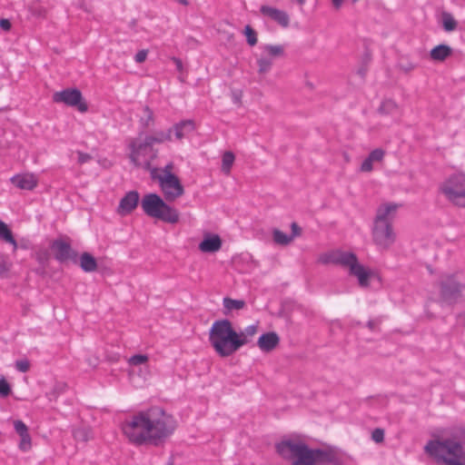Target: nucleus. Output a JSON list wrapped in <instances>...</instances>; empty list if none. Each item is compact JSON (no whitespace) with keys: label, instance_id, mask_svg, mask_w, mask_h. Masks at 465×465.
Masks as SVG:
<instances>
[{"label":"nucleus","instance_id":"11","mask_svg":"<svg viewBox=\"0 0 465 465\" xmlns=\"http://www.w3.org/2000/svg\"><path fill=\"white\" fill-rule=\"evenodd\" d=\"M440 299L449 305L456 304L461 297L464 285L460 282L455 274H449L439 283Z\"/></svg>","mask_w":465,"mask_h":465},{"label":"nucleus","instance_id":"26","mask_svg":"<svg viewBox=\"0 0 465 465\" xmlns=\"http://www.w3.org/2000/svg\"><path fill=\"white\" fill-rule=\"evenodd\" d=\"M272 237L274 242L280 245H287L293 240V236H290L278 229L273 230Z\"/></svg>","mask_w":465,"mask_h":465},{"label":"nucleus","instance_id":"6","mask_svg":"<svg viewBox=\"0 0 465 465\" xmlns=\"http://www.w3.org/2000/svg\"><path fill=\"white\" fill-rule=\"evenodd\" d=\"M319 262L322 264L333 263L348 267L350 274L358 278L361 287L369 286L371 272L359 263L358 258L353 252L342 251L325 252L320 256Z\"/></svg>","mask_w":465,"mask_h":465},{"label":"nucleus","instance_id":"55","mask_svg":"<svg viewBox=\"0 0 465 465\" xmlns=\"http://www.w3.org/2000/svg\"><path fill=\"white\" fill-rule=\"evenodd\" d=\"M367 327H368L370 330L373 331V330H374V328H375V322H374L373 320H370V321H368V322H367Z\"/></svg>","mask_w":465,"mask_h":465},{"label":"nucleus","instance_id":"8","mask_svg":"<svg viewBox=\"0 0 465 465\" xmlns=\"http://www.w3.org/2000/svg\"><path fill=\"white\" fill-rule=\"evenodd\" d=\"M171 141H173L172 130L156 131L153 134L145 135L143 141L141 142L133 140L129 144L131 151L129 159L134 165L140 166L141 163L139 158L141 155L145 154L147 149L152 150L155 143H163Z\"/></svg>","mask_w":465,"mask_h":465},{"label":"nucleus","instance_id":"57","mask_svg":"<svg viewBox=\"0 0 465 465\" xmlns=\"http://www.w3.org/2000/svg\"><path fill=\"white\" fill-rule=\"evenodd\" d=\"M296 1H297V4H299L300 5H304L306 0H296Z\"/></svg>","mask_w":465,"mask_h":465},{"label":"nucleus","instance_id":"16","mask_svg":"<svg viewBox=\"0 0 465 465\" xmlns=\"http://www.w3.org/2000/svg\"><path fill=\"white\" fill-rule=\"evenodd\" d=\"M280 342L279 335L274 331L262 333L258 341L257 345L263 352H270L273 351Z\"/></svg>","mask_w":465,"mask_h":465},{"label":"nucleus","instance_id":"40","mask_svg":"<svg viewBox=\"0 0 465 465\" xmlns=\"http://www.w3.org/2000/svg\"><path fill=\"white\" fill-rule=\"evenodd\" d=\"M14 428L19 436L28 433V428L25 423L22 420H15L14 422Z\"/></svg>","mask_w":465,"mask_h":465},{"label":"nucleus","instance_id":"9","mask_svg":"<svg viewBox=\"0 0 465 465\" xmlns=\"http://www.w3.org/2000/svg\"><path fill=\"white\" fill-rule=\"evenodd\" d=\"M159 168L150 170L151 178L157 181L166 202H174L184 194V187L175 174H159Z\"/></svg>","mask_w":465,"mask_h":465},{"label":"nucleus","instance_id":"1","mask_svg":"<svg viewBox=\"0 0 465 465\" xmlns=\"http://www.w3.org/2000/svg\"><path fill=\"white\" fill-rule=\"evenodd\" d=\"M177 422L174 417L160 407H153L134 415L122 426L124 434L136 444L149 443L160 446L174 432Z\"/></svg>","mask_w":465,"mask_h":465},{"label":"nucleus","instance_id":"42","mask_svg":"<svg viewBox=\"0 0 465 465\" xmlns=\"http://www.w3.org/2000/svg\"><path fill=\"white\" fill-rule=\"evenodd\" d=\"M36 261L42 265L45 266L49 261V254L46 251L36 252Z\"/></svg>","mask_w":465,"mask_h":465},{"label":"nucleus","instance_id":"44","mask_svg":"<svg viewBox=\"0 0 465 465\" xmlns=\"http://www.w3.org/2000/svg\"><path fill=\"white\" fill-rule=\"evenodd\" d=\"M372 163H373V162L369 157H367L361 163V171L364 172V173H369V172L372 171V169H373Z\"/></svg>","mask_w":465,"mask_h":465},{"label":"nucleus","instance_id":"43","mask_svg":"<svg viewBox=\"0 0 465 465\" xmlns=\"http://www.w3.org/2000/svg\"><path fill=\"white\" fill-rule=\"evenodd\" d=\"M147 54H148V50H146V49L140 50L134 55V61L137 64L143 63L147 58Z\"/></svg>","mask_w":465,"mask_h":465},{"label":"nucleus","instance_id":"34","mask_svg":"<svg viewBox=\"0 0 465 465\" xmlns=\"http://www.w3.org/2000/svg\"><path fill=\"white\" fill-rule=\"evenodd\" d=\"M0 240L5 242L13 240V232L7 224L0 220Z\"/></svg>","mask_w":465,"mask_h":465},{"label":"nucleus","instance_id":"28","mask_svg":"<svg viewBox=\"0 0 465 465\" xmlns=\"http://www.w3.org/2000/svg\"><path fill=\"white\" fill-rule=\"evenodd\" d=\"M234 154L227 151L223 154L222 158V170L225 173H229L234 162Z\"/></svg>","mask_w":465,"mask_h":465},{"label":"nucleus","instance_id":"25","mask_svg":"<svg viewBox=\"0 0 465 465\" xmlns=\"http://www.w3.org/2000/svg\"><path fill=\"white\" fill-rule=\"evenodd\" d=\"M257 330V324H252L247 326L243 331H238L240 340L244 341L243 346L248 344L252 341V337L256 334Z\"/></svg>","mask_w":465,"mask_h":465},{"label":"nucleus","instance_id":"47","mask_svg":"<svg viewBox=\"0 0 465 465\" xmlns=\"http://www.w3.org/2000/svg\"><path fill=\"white\" fill-rule=\"evenodd\" d=\"M400 68L401 70L404 71V72H410L411 70H413L414 68H416V64H413V63H411V62H408L406 64H400Z\"/></svg>","mask_w":465,"mask_h":465},{"label":"nucleus","instance_id":"39","mask_svg":"<svg viewBox=\"0 0 465 465\" xmlns=\"http://www.w3.org/2000/svg\"><path fill=\"white\" fill-rule=\"evenodd\" d=\"M15 365V369L20 372H27L30 369V362L27 359L17 360Z\"/></svg>","mask_w":465,"mask_h":465},{"label":"nucleus","instance_id":"31","mask_svg":"<svg viewBox=\"0 0 465 465\" xmlns=\"http://www.w3.org/2000/svg\"><path fill=\"white\" fill-rule=\"evenodd\" d=\"M259 74H266L272 66V60L270 57H261L257 60Z\"/></svg>","mask_w":465,"mask_h":465},{"label":"nucleus","instance_id":"13","mask_svg":"<svg viewBox=\"0 0 465 465\" xmlns=\"http://www.w3.org/2000/svg\"><path fill=\"white\" fill-rule=\"evenodd\" d=\"M51 250L54 252V257L59 263H66L71 262L77 263L78 253L74 250L71 244L62 239H55L50 244Z\"/></svg>","mask_w":465,"mask_h":465},{"label":"nucleus","instance_id":"30","mask_svg":"<svg viewBox=\"0 0 465 465\" xmlns=\"http://www.w3.org/2000/svg\"><path fill=\"white\" fill-rule=\"evenodd\" d=\"M396 109L397 104L391 99H387L381 104L379 107V112L381 114H390L396 111Z\"/></svg>","mask_w":465,"mask_h":465},{"label":"nucleus","instance_id":"18","mask_svg":"<svg viewBox=\"0 0 465 465\" xmlns=\"http://www.w3.org/2000/svg\"><path fill=\"white\" fill-rule=\"evenodd\" d=\"M11 182L17 188L22 190H34L37 185V180L34 174H16L11 178Z\"/></svg>","mask_w":465,"mask_h":465},{"label":"nucleus","instance_id":"36","mask_svg":"<svg viewBox=\"0 0 465 465\" xmlns=\"http://www.w3.org/2000/svg\"><path fill=\"white\" fill-rule=\"evenodd\" d=\"M19 448L23 451H26L31 448V437L29 433L20 436Z\"/></svg>","mask_w":465,"mask_h":465},{"label":"nucleus","instance_id":"56","mask_svg":"<svg viewBox=\"0 0 465 465\" xmlns=\"http://www.w3.org/2000/svg\"><path fill=\"white\" fill-rule=\"evenodd\" d=\"M371 61V55L369 53H366L363 58V64H368V63Z\"/></svg>","mask_w":465,"mask_h":465},{"label":"nucleus","instance_id":"12","mask_svg":"<svg viewBox=\"0 0 465 465\" xmlns=\"http://www.w3.org/2000/svg\"><path fill=\"white\" fill-rule=\"evenodd\" d=\"M53 101L57 104H64L67 106L75 107L81 113L88 110V105L83 98L82 93L77 88H66L53 94Z\"/></svg>","mask_w":465,"mask_h":465},{"label":"nucleus","instance_id":"54","mask_svg":"<svg viewBox=\"0 0 465 465\" xmlns=\"http://www.w3.org/2000/svg\"><path fill=\"white\" fill-rule=\"evenodd\" d=\"M457 320L460 322H463L465 324V311L457 315Z\"/></svg>","mask_w":465,"mask_h":465},{"label":"nucleus","instance_id":"24","mask_svg":"<svg viewBox=\"0 0 465 465\" xmlns=\"http://www.w3.org/2000/svg\"><path fill=\"white\" fill-rule=\"evenodd\" d=\"M143 116L140 118V124L143 129H147L154 124L153 112L149 106L143 107Z\"/></svg>","mask_w":465,"mask_h":465},{"label":"nucleus","instance_id":"14","mask_svg":"<svg viewBox=\"0 0 465 465\" xmlns=\"http://www.w3.org/2000/svg\"><path fill=\"white\" fill-rule=\"evenodd\" d=\"M260 13L262 16L271 19L282 28H287L290 25V15L284 10L262 5L260 7Z\"/></svg>","mask_w":465,"mask_h":465},{"label":"nucleus","instance_id":"60","mask_svg":"<svg viewBox=\"0 0 465 465\" xmlns=\"http://www.w3.org/2000/svg\"><path fill=\"white\" fill-rule=\"evenodd\" d=\"M353 2H356L357 0H352Z\"/></svg>","mask_w":465,"mask_h":465},{"label":"nucleus","instance_id":"4","mask_svg":"<svg viewBox=\"0 0 465 465\" xmlns=\"http://www.w3.org/2000/svg\"><path fill=\"white\" fill-rule=\"evenodd\" d=\"M401 204L386 203L381 204L376 210V215L371 228L373 242L381 249L390 248L396 240L392 221L397 210Z\"/></svg>","mask_w":465,"mask_h":465},{"label":"nucleus","instance_id":"23","mask_svg":"<svg viewBox=\"0 0 465 465\" xmlns=\"http://www.w3.org/2000/svg\"><path fill=\"white\" fill-rule=\"evenodd\" d=\"M73 436L75 440L86 442L93 438L92 430L89 427H79L73 430Z\"/></svg>","mask_w":465,"mask_h":465},{"label":"nucleus","instance_id":"21","mask_svg":"<svg viewBox=\"0 0 465 465\" xmlns=\"http://www.w3.org/2000/svg\"><path fill=\"white\" fill-rule=\"evenodd\" d=\"M81 269L85 272H93L97 269L96 259L89 252H83L79 258Z\"/></svg>","mask_w":465,"mask_h":465},{"label":"nucleus","instance_id":"50","mask_svg":"<svg viewBox=\"0 0 465 465\" xmlns=\"http://www.w3.org/2000/svg\"><path fill=\"white\" fill-rule=\"evenodd\" d=\"M172 61L174 63L175 66H176V69L177 71L179 72H183V62L180 58L178 57H172Z\"/></svg>","mask_w":465,"mask_h":465},{"label":"nucleus","instance_id":"53","mask_svg":"<svg viewBox=\"0 0 465 465\" xmlns=\"http://www.w3.org/2000/svg\"><path fill=\"white\" fill-rule=\"evenodd\" d=\"M331 2H332L333 6L336 9H339L341 6V5H342L343 0H331Z\"/></svg>","mask_w":465,"mask_h":465},{"label":"nucleus","instance_id":"17","mask_svg":"<svg viewBox=\"0 0 465 465\" xmlns=\"http://www.w3.org/2000/svg\"><path fill=\"white\" fill-rule=\"evenodd\" d=\"M168 130H172V134H174L175 139L181 141L195 130V124L193 120H183Z\"/></svg>","mask_w":465,"mask_h":465},{"label":"nucleus","instance_id":"51","mask_svg":"<svg viewBox=\"0 0 465 465\" xmlns=\"http://www.w3.org/2000/svg\"><path fill=\"white\" fill-rule=\"evenodd\" d=\"M367 64H362L357 71V74L361 77L364 78L367 74Z\"/></svg>","mask_w":465,"mask_h":465},{"label":"nucleus","instance_id":"22","mask_svg":"<svg viewBox=\"0 0 465 465\" xmlns=\"http://www.w3.org/2000/svg\"><path fill=\"white\" fill-rule=\"evenodd\" d=\"M223 314L228 315L232 311H239L245 307V302L243 300H234L230 297H224L223 300Z\"/></svg>","mask_w":465,"mask_h":465},{"label":"nucleus","instance_id":"37","mask_svg":"<svg viewBox=\"0 0 465 465\" xmlns=\"http://www.w3.org/2000/svg\"><path fill=\"white\" fill-rule=\"evenodd\" d=\"M148 361V357L144 354H135L129 359V363L134 366H138L145 363Z\"/></svg>","mask_w":465,"mask_h":465},{"label":"nucleus","instance_id":"29","mask_svg":"<svg viewBox=\"0 0 465 465\" xmlns=\"http://www.w3.org/2000/svg\"><path fill=\"white\" fill-rule=\"evenodd\" d=\"M243 34L246 36L247 44L250 46H254L257 44V33L250 25H245Z\"/></svg>","mask_w":465,"mask_h":465},{"label":"nucleus","instance_id":"2","mask_svg":"<svg viewBox=\"0 0 465 465\" xmlns=\"http://www.w3.org/2000/svg\"><path fill=\"white\" fill-rule=\"evenodd\" d=\"M277 453L292 465H343L342 459L331 449H312L304 441L284 439L276 443Z\"/></svg>","mask_w":465,"mask_h":465},{"label":"nucleus","instance_id":"46","mask_svg":"<svg viewBox=\"0 0 465 465\" xmlns=\"http://www.w3.org/2000/svg\"><path fill=\"white\" fill-rule=\"evenodd\" d=\"M173 163H168L163 169H159V174H173Z\"/></svg>","mask_w":465,"mask_h":465},{"label":"nucleus","instance_id":"58","mask_svg":"<svg viewBox=\"0 0 465 465\" xmlns=\"http://www.w3.org/2000/svg\"><path fill=\"white\" fill-rule=\"evenodd\" d=\"M19 247H21L23 249H26L27 248L26 245H25V244H20Z\"/></svg>","mask_w":465,"mask_h":465},{"label":"nucleus","instance_id":"52","mask_svg":"<svg viewBox=\"0 0 465 465\" xmlns=\"http://www.w3.org/2000/svg\"><path fill=\"white\" fill-rule=\"evenodd\" d=\"M6 242L10 243V244L13 246V252H15L18 249V247H19V245H18V243H17L16 240H15L14 237H13V240H12V241H7Z\"/></svg>","mask_w":465,"mask_h":465},{"label":"nucleus","instance_id":"41","mask_svg":"<svg viewBox=\"0 0 465 465\" xmlns=\"http://www.w3.org/2000/svg\"><path fill=\"white\" fill-rule=\"evenodd\" d=\"M371 439L376 443H381L384 440V430L376 428L371 432Z\"/></svg>","mask_w":465,"mask_h":465},{"label":"nucleus","instance_id":"19","mask_svg":"<svg viewBox=\"0 0 465 465\" xmlns=\"http://www.w3.org/2000/svg\"><path fill=\"white\" fill-rule=\"evenodd\" d=\"M222 247V240L218 234L208 233L199 244L203 252H215Z\"/></svg>","mask_w":465,"mask_h":465},{"label":"nucleus","instance_id":"59","mask_svg":"<svg viewBox=\"0 0 465 465\" xmlns=\"http://www.w3.org/2000/svg\"><path fill=\"white\" fill-rule=\"evenodd\" d=\"M172 464H173V463H172V461H170V462L168 463V465H172Z\"/></svg>","mask_w":465,"mask_h":465},{"label":"nucleus","instance_id":"10","mask_svg":"<svg viewBox=\"0 0 465 465\" xmlns=\"http://www.w3.org/2000/svg\"><path fill=\"white\" fill-rule=\"evenodd\" d=\"M441 193L453 204L465 207V174L450 176L440 187Z\"/></svg>","mask_w":465,"mask_h":465},{"label":"nucleus","instance_id":"48","mask_svg":"<svg viewBox=\"0 0 465 465\" xmlns=\"http://www.w3.org/2000/svg\"><path fill=\"white\" fill-rule=\"evenodd\" d=\"M291 229H292V234L290 236H293V238H294L296 236L301 235L302 228L296 223H292Z\"/></svg>","mask_w":465,"mask_h":465},{"label":"nucleus","instance_id":"33","mask_svg":"<svg viewBox=\"0 0 465 465\" xmlns=\"http://www.w3.org/2000/svg\"><path fill=\"white\" fill-rule=\"evenodd\" d=\"M443 27L447 32L453 31L457 27V22L450 14H444L442 16Z\"/></svg>","mask_w":465,"mask_h":465},{"label":"nucleus","instance_id":"32","mask_svg":"<svg viewBox=\"0 0 465 465\" xmlns=\"http://www.w3.org/2000/svg\"><path fill=\"white\" fill-rule=\"evenodd\" d=\"M12 262L7 260L4 255L0 256V278H8V273L11 270Z\"/></svg>","mask_w":465,"mask_h":465},{"label":"nucleus","instance_id":"45","mask_svg":"<svg viewBox=\"0 0 465 465\" xmlns=\"http://www.w3.org/2000/svg\"><path fill=\"white\" fill-rule=\"evenodd\" d=\"M77 155H78V163H80V164L86 163L92 160L91 154H89L87 153L77 151Z\"/></svg>","mask_w":465,"mask_h":465},{"label":"nucleus","instance_id":"35","mask_svg":"<svg viewBox=\"0 0 465 465\" xmlns=\"http://www.w3.org/2000/svg\"><path fill=\"white\" fill-rule=\"evenodd\" d=\"M12 392L11 386L5 380V378L0 374V396L5 398Z\"/></svg>","mask_w":465,"mask_h":465},{"label":"nucleus","instance_id":"27","mask_svg":"<svg viewBox=\"0 0 465 465\" xmlns=\"http://www.w3.org/2000/svg\"><path fill=\"white\" fill-rule=\"evenodd\" d=\"M264 52L271 57H280L284 54V48L281 45H263Z\"/></svg>","mask_w":465,"mask_h":465},{"label":"nucleus","instance_id":"15","mask_svg":"<svg viewBox=\"0 0 465 465\" xmlns=\"http://www.w3.org/2000/svg\"><path fill=\"white\" fill-rule=\"evenodd\" d=\"M139 203V193L137 191H130L121 199L118 206V213L120 214H129L137 206Z\"/></svg>","mask_w":465,"mask_h":465},{"label":"nucleus","instance_id":"20","mask_svg":"<svg viewBox=\"0 0 465 465\" xmlns=\"http://www.w3.org/2000/svg\"><path fill=\"white\" fill-rule=\"evenodd\" d=\"M451 54L452 49L450 46L445 44H440L430 50V55L432 60L442 62L450 55H451Z\"/></svg>","mask_w":465,"mask_h":465},{"label":"nucleus","instance_id":"3","mask_svg":"<svg viewBox=\"0 0 465 465\" xmlns=\"http://www.w3.org/2000/svg\"><path fill=\"white\" fill-rule=\"evenodd\" d=\"M209 341L214 351L223 358L232 356L242 346L238 331L228 319L215 321L209 331Z\"/></svg>","mask_w":465,"mask_h":465},{"label":"nucleus","instance_id":"5","mask_svg":"<svg viewBox=\"0 0 465 465\" xmlns=\"http://www.w3.org/2000/svg\"><path fill=\"white\" fill-rule=\"evenodd\" d=\"M425 452L443 465H465V450L455 437L430 440L424 447Z\"/></svg>","mask_w":465,"mask_h":465},{"label":"nucleus","instance_id":"7","mask_svg":"<svg viewBox=\"0 0 465 465\" xmlns=\"http://www.w3.org/2000/svg\"><path fill=\"white\" fill-rule=\"evenodd\" d=\"M164 198L154 193L143 195L141 207L149 217L158 219L167 223H177L180 213L177 209L168 204Z\"/></svg>","mask_w":465,"mask_h":465},{"label":"nucleus","instance_id":"38","mask_svg":"<svg viewBox=\"0 0 465 465\" xmlns=\"http://www.w3.org/2000/svg\"><path fill=\"white\" fill-rule=\"evenodd\" d=\"M384 154H385V152L381 149V148H377V149H374L372 150L368 157L372 161V162H381L382 161L383 157H384Z\"/></svg>","mask_w":465,"mask_h":465},{"label":"nucleus","instance_id":"49","mask_svg":"<svg viewBox=\"0 0 465 465\" xmlns=\"http://www.w3.org/2000/svg\"><path fill=\"white\" fill-rule=\"evenodd\" d=\"M0 27L5 31H8L11 28V22L8 19L2 18L0 19Z\"/></svg>","mask_w":465,"mask_h":465}]
</instances>
